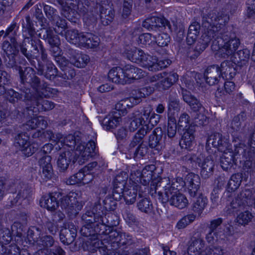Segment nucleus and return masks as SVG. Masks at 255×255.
Returning <instances> with one entry per match:
<instances>
[{
	"label": "nucleus",
	"mask_w": 255,
	"mask_h": 255,
	"mask_svg": "<svg viewBox=\"0 0 255 255\" xmlns=\"http://www.w3.org/2000/svg\"><path fill=\"white\" fill-rule=\"evenodd\" d=\"M106 216L99 201L82 215L79 246L90 255H128L126 249L132 243V236L116 229L119 216Z\"/></svg>",
	"instance_id": "f257e3e1"
},
{
	"label": "nucleus",
	"mask_w": 255,
	"mask_h": 255,
	"mask_svg": "<svg viewBox=\"0 0 255 255\" xmlns=\"http://www.w3.org/2000/svg\"><path fill=\"white\" fill-rule=\"evenodd\" d=\"M229 19L228 14L214 11L203 16L204 32L195 46L194 57H197L212 40V48L218 50L222 57H228L234 53L240 44V39L237 37L235 32L219 33Z\"/></svg>",
	"instance_id": "f03ea898"
},
{
	"label": "nucleus",
	"mask_w": 255,
	"mask_h": 255,
	"mask_svg": "<svg viewBox=\"0 0 255 255\" xmlns=\"http://www.w3.org/2000/svg\"><path fill=\"white\" fill-rule=\"evenodd\" d=\"M156 163L160 160H152ZM162 169H159L155 164L145 165L142 170L137 169L131 171L128 184L114 194L107 196L103 200V205L106 210L114 211L117 207V202L123 198L126 204H133L137 196L141 197L142 190L141 184L145 186H149L150 193L152 195L156 193L158 187L161 186Z\"/></svg>",
	"instance_id": "7ed1b4c3"
},
{
	"label": "nucleus",
	"mask_w": 255,
	"mask_h": 255,
	"mask_svg": "<svg viewBox=\"0 0 255 255\" xmlns=\"http://www.w3.org/2000/svg\"><path fill=\"white\" fill-rule=\"evenodd\" d=\"M82 196V192L79 190H72L65 196H63L62 192H51L42 196L40 205L47 211L52 212V221L60 223L65 218V215L60 210L55 211L56 208L60 205L62 209H65L69 218H74L84 204Z\"/></svg>",
	"instance_id": "20e7f679"
},
{
	"label": "nucleus",
	"mask_w": 255,
	"mask_h": 255,
	"mask_svg": "<svg viewBox=\"0 0 255 255\" xmlns=\"http://www.w3.org/2000/svg\"><path fill=\"white\" fill-rule=\"evenodd\" d=\"M178 178L175 182L170 183L169 177H162L161 184L166 182V185L163 186L164 192L158 191L157 198L160 202L165 206L169 202L170 205L179 209H182L188 205V200L186 197L179 192L181 188H178V186L175 187V182H178Z\"/></svg>",
	"instance_id": "39448f33"
},
{
	"label": "nucleus",
	"mask_w": 255,
	"mask_h": 255,
	"mask_svg": "<svg viewBox=\"0 0 255 255\" xmlns=\"http://www.w3.org/2000/svg\"><path fill=\"white\" fill-rule=\"evenodd\" d=\"M221 217L212 220L209 226V232L206 235V240L211 244H227L230 238L235 233L234 227L229 224H222Z\"/></svg>",
	"instance_id": "423d86ee"
},
{
	"label": "nucleus",
	"mask_w": 255,
	"mask_h": 255,
	"mask_svg": "<svg viewBox=\"0 0 255 255\" xmlns=\"http://www.w3.org/2000/svg\"><path fill=\"white\" fill-rule=\"evenodd\" d=\"M32 195V188L28 184H24L17 193V230L27 225L29 214L25 209L30 204ZM21 236V233L17 231V238Z\"/></svg>",
	"instance_id": "0eeeda50"
},
{
	"label": "nucleus",
	"mask_w": 255,
	"mask_h": 255,
	"mask_svg": "<svg viewBox=\"0 0 255 255\" xmlns=\"http://www.w3.org/2000/svg\"><path fill=\"white\" fill-rule=\"evenodd\" d=\"M190 162H198L199 165L201 164L200 174L203 178L207 179L213 175L215 161H219L223 170L228 172H235L237 168H240L238 164V160H190Z\"/></svg>",
	"instance_id": "6e6552de"
},
{
	"label": "nucleus",
	"mask_w": 255,
	"mask_h": 255,
	"mask_svg": "<svg viewBox=\"0 0 255 255\" xmlns=\"http://www.w3.org/2000/svg\"><path fill=\"white\" fill-rule=\"evenodd\" d=\"M19 50L28 59L37 58L40 54L43 61L45 62L47 60L45 49L38 38H24L19 46Z\"/></svg>",
	"instance_id": "1a4fd4ad"
},
{
	"label": "nucleus",
	"mask_w": 255,
	"mask_h": 255,
	"mask_svg": "<svg viewBox=\"0 0 255 255\" xmlns=\"http://www.w3.org/2000/svg\"><path fill=\"white\" fill-rule=\"evenodd\" d=\"M41 235V231L38 228H29L23 240L17 239V255H30Z\"/></svg>",
	"instance_id": "9d476101"
},
{
	"label": "nucleus",
	"mask_w": 255,
	"mask_h": 255,
	"mask_svg": "<svg viewBox=\"0 0 255 255\" xmlns=\"http://www.w3.org/2000/svg\"><path fill=\"white\" fill-rule=\"evenodd\" d=\"M96 160L88 163L81 168L77 173L69 177L66 181L67 185H85L94 179V168L97 165Z\"/></svg>",
	"instance_id": "9b49d317"
},
{
	"label": "nucleus",
	"mask_w": 255,
	"mask_h": 255,
	"mask_svg": "<svg viewBox=\"0 0 255 255\" xmlns=\"http://www.w3.org/2000/svg\"><path fill=\"white\" fill-rule=\"evenodd\" d=\"M38 35L40 38L46 41L51 46L50 52L52 56L56 59L61 55V50L59 47L60 44L59 38L54 34L53 30L51 27H47L45 24H42Z\"/></svg>",
	"instance_id": "f8f14e48"
},
{
	"label": "nucleus",
	"mask_w": 255,
	"mask_h": 255,
	"mask_svg": "<svg viewBox=\"0 0 255 255\" xmlns=\"http://www.w3.org/2000/svg\"><path fill=\"white\" fill-rule=\"evenodd\" d=\"M27 68H26L23 71L21 67H19L18 69L21 84L30 85L36 91L39 90L48 88V85L46 82L44 81L41 82L37 76L34 74H30Z\"/></svg>",
	"instance_id": "ddd939ff"
},
{
	"label": "nucleus",
	"mask_w": 255,
	"mask_h": 255,
	"mask_svg": "<svg viewBox=\"0 0 255 255\" xmlns=\"http://www.w3.org/2000/svg\"><path fill=\"white\" fill-rule=\"evenodd\" d=\"M210 145L217 148L219 151L224 153L230 149V146L229 139L218 132H214L209 135L206 141L207 149Z\"/></svg>",
	"instance_id": "4468645a"
},
{
	"label": "nucleus",
	"mask_w": 255,
	"mask_h": 255,
	"mask_svg": "<svg viewBox=\"0 0 255 255\" xmlns=\"http://www.w3.org/2000/svg\"><path fill=\"white\" fill-rule=\"evenodd\" d=\"M182 182L184 190L187 191L189 195L194 197L200 185V178L198 174L191 172L188 173L184 179L182 178L179 179Z\"/></svg>",
	"instance_id": "2eb2a0df"
},
{
	"label": "nucleus",
	"mask_w": 255,
	"mask_h": 255,
	"mask_svg": "<svg viewBox=\"0 0 255 255\" xmlns=\"http://www.w3.org/2000/svg\"><path fill=\"white\" fill-rule=\"evenodd\" d=\"M231 206L233 209V212H236L237 217L236 222L242 226H246L250 222L253 218L252 213L249 211L250 209L248 206H239L235 199V203H231Z\"/></svg>",
	"instance_id": "dca6fc26"
},
{
	"label": "nucleus",
	"mask_w": 255,
	"mask_h": 255,
	"mask_svg": "<svg viewBox=\"0 0 255 255\" xmlns=\"http://www.w3.org/2000/svg\"><path fill=\"white\" fill-rule=\"evenodd\" d=\"M61 227L59 232V238L61 242L64 245L72 244L77 237V228L73 223H68L67 225Z\"/></svg>",
	"instance_id": "f3484780"
},
{
	"label": "nucleus",
	"mask_w": 255,
	"mask_h": 255,
	"mask_svg": "<svg viewBox=\"0 0 255 255\" xmlns=\"http://www.w3.org/2000/svg\"><path fill=\"white\" fill-rule=\"evenodd\" d=\"M76 150L79 152V156L82 158L89 159L90 158H99L100 157L98 150L96 149V143L93 140H90L87 143L86 146L82 144L78 145Z\"/></svg>",
	"instance_id": "a211bd4d"
},
{
	"label": "nucleus",
	"mask_w": 255,
	"mask_h": 255,
	"mask_svg": "<svg viewBox=\"0 0 255 255\" xmlns=\"http://www.w3.org/2000/svg\"><path fill=\"white\" fill-rule=\"evenodd\" d=\"M122 119L118 111H113L102 121L101 125L106 130L112 131L122 123Z\"/></svg>",
	"instance_id": "6ab92c4d"
},
{
	"label": "nucleus",
	"mask_w": 255,
	"mask_h": 255,
	"mask_svg": "<svg viewBox=\"0 0 255 255\" xmlns=\"http://www.w3.org/2000/svg\"><path fill=\"white\" fill-rule=\"evenodd\" d=\"M54 242V240L52 236L41 235L35 243L37 251L32 255H46V253L50 250L49 248L52 247Z\"/></svg>",
	"instance_id": "aec40b11"
},
{
	"label": "nucleus",
	"mask_w": 255,
	"mask_h": 255,
	"mask_svg": "<svg viewBox=\"0 0 255 255\" xmlns=\"http://www.w3.org/2000/svg\"><path fill=\"white\" fill-rule=\"evenodd\" d=\"M142 26L148 30L154 29L156 27H164L171 31V25L170 22L164 17L151 16L147 18L142 22Z\"/></svg>",
	"instance_id": "412c9836"
},
{
	"label": "nucleus",
	"mask_w": 255,
	"mask_h": 255,
	"mask_svg": "<svg viewBox=\"0 0 255 255\" xmlns=\"http://www.w3.org/2000/svg\"><path fill=\"white\" fill-rule=\"evenodd\" d=\"M221 71L218 65L208 67L204 73L206 83L210 86L217 84L221 78Z\"/></svg>",
	"instance_id": "4be33fe9"
},
{
	"label": "nucleus",
	"mask_w": 255,
	"mask_h": 255,
	"mask_svg": "<svg viewBox=\"0 0 255 255\" xmlns=\"http://www.w3.org/2000/svg\"><path fill=\"white\" fill-rule=\"evenodd\" d=\"M182 95L183 100L189 105L190 109L193 112H200L204 109L200 101L192 95L190 92L182 89Z\"/></svg>",
	"instance_id": "5701e85b"
},
{
	"label": "nucleus",
	"mask_w": 255,
	"mask_h": 255,
	"mask_svg": "<svg viewBox=\"0 0 255 255\" xmlns=\"http://www.w3.org/2000/svg\"><path fill=\"white\" fill-rule=\"evenodd\" d=\"M183 133L181 139L180 141V145L182 148H190L194 141L195 131L194 126H189L188 128L183 129Z\"/></svg>",
	"instance_id": "b1692460"
},
{
	"label": "nucleus",
	"mask_w": 255,
	"mask_h": 255,
	"mask_svg": "<svg viewBox=\"0 0 255 255\" xmlns=\"http://www.w3.org/2000/svg\"><path fill=\"white\" fill-rule=\"evenodd\" d=\"M208 202V198L202 194H200L192 201L190 208L192 212L191 214H193L196 216H200L207 205Z\"/></svg>",
	"instance_id": "393cba45"
},
{
	"label": "nucleus",
	"mask_w": 255,
	"mask_h": 255,
	"mask_svg": "<svg viewBox=\"0 0 255 255\" xmlns=\"http://www.w3.org/2000/svg\"><path fill=\"white\" fill-rule=\"evenodd\" d=\"M243 180V174L242 173H234L231 176L230 179L228 181L227 184L226 186V191L227 192V196L231 197L232 194L234 193L241 185Z\"/></svg>",
	"instance_id": "a878e982"
},
{
	"label": "nucleus",
	"mask_w": 255,
	"mask_h": 255,
	"mask_svg": "<svg viewBox=\"0 0 255 255\" xmlns=\"http://www.w3.org/2000/svg\"><path fill=\"white\" fill-rule=\"evenodd\" d=\"M36 68L39 75H43L47 79L53 80L56 77H58L59 72L52 62H48L46 63V69L39 63Z\"/></svg>",
	"instance_id": "bb28decb"
},
{
	"label": "nucleus",
	"mask_w": 255,
	"mask_h": 255,
	"mask_svg": "<svg viewBox=\"0 0 255 255\" xmlns=\"http://www.w3.org/2000/svg\"><path fill=\"white\" fill-rule=\"evenodd\" d=\"M108 78L110 81L115 83L123 85L128 83V79L125 77L124 69L120 67H115L110 70L108 73Z\"/></svg>",
	"instance_id": "cd10ccee"
},
{
	"label": "nucleus",
	"mask_w": 255,
	"mask_h": 255,
	"mask_svg": "<svg viewBox=\"0 0 255 255\" xmlns=\"http://www.w3.org/2000/svg\"><path fill=\"white\" fill-rule=\"evenodd\" d=\"M247 120V115L244 112L235 116L231 121L230 125V128L232 133L236 132H241L246 127L245 122Z\"/></svg>",
	"instance_id": "c85d7f7f"
},
{
	"label": "nucleus",
	"mask_w": 255,
	"mask_h": 255,
	"mask_svg": "<svg viewBox=\"0 0 255 255\" xmlns=\"http://www.w3.org/2000/svg\"><path fill=\"white\" fill-rule=\"evenodd\" d=\"M236 65L237 64L235 63V61L226 60L222 62L220 66H219L222 77H225L226 78L230 79L234 77L237 73Z\"/></svg>",
	"instance_id": "c756f323"
},
{
	"label": "nucleus",
	"mask_w": 255,
	"mask_h": 255,
	"mask_svg": "<svg viewBox=\"0 0 255 255\" xmlns=\"http://www.w3.org/2000/svg\"><path fill=\"white\" fill-rule=\"evenodd\" d=\"M123 69L125 77L128 79V83H130L131 80L139 79L143 78L145 74V72L142 69L131 65H127Z\"/></svg>",
	"instance_id": "7c9ffc66"
},
{
	"label": "nucleus",
	"mask_w": 255,
	"mask_h": 255,
	"mask_svg": "<svg viewBox=\"0 0 255 255\" xmlns=\"http://www.w3.org/2000/svg\"><path fill=\"white\" fill-rule=\"evenodd\" d=\"M129 178L128 172L122 171L118 174L114 178L113 180V191L112 194H114L119 189L123 188L126 186L127 184L128 179Z\"/></svg>",
	"instance_id": "2f4dec72"
},
{
	"label": "nucleus",
	"mask_w": 255,
	"mask_h": 255,
	"mask_svg": "<svg viewBox=\"0 0 255 255\" xmlns=\"http://www.w3.org/2000/svg\"><path fill=\"white\" fill-rule=\"evenodd\" d=\"M143 192H142V196L138 197V201L137 203L138 209L142 212L147 214H150L154 212V207L152 201L149 196L145 195L143 196Z\"/></svg>",
	"instance_id": "473e14b6"
},
{
	"label": "nucleus",
	"mask_w": 255,
	"mask_h": 255,
	"mask_svg": "<svg viewBox=\"0 0 255 255\" xmlns=\"http://www.w3.org/2000/svg\"><path fill=\"white\" fill-rule=\"evenodd\" d=\"M157 83V87L159 90H166L171 87L178 79V75L176 73H166L165 76Z\"/></svg>",
	"instance_id": "72a5a7b5"
},
{
	"label": "nucleus",
	"mask_w": 255,
	"mask_h": 255,
	"mask_svg": "<svg viewBox=\"0 0 255 255\" xmlns=\"http://www.w3.org/2000/svg\"><path fill=\"white\" fill-rule=\"evenodd\" d=\"M73 55L70 57L71 64L78 68H83L85 67L90 61L89 56L86 54L76 53L72 51Z\"/></svg>",
	"instance_id": "f704fd0d"
},
{
	"label": "nucleus",
	"mask_w": 255,
	"mask_h": 255,
	"mask_svg": "<svg viewBox=\"0 0 255 255\" xmlns=\"http://www.w3.org/2000/svg\"><path fill=\"white\" fill-rule=\"evenodd\" d=\"M152 129V128L148 127H142L134 134L132 138L129 146L131 147H134L138 145L139 147L143 143V139L145 135L148 133Z\"/></svg>",
	"instance_id": "c9c22d12"
},
{
	"label": "nucleus",
	"mask_w": 255,
	"mask_h": 255,
	"mask_svg": "<svg viewBox=\"0 0 255 255\" xmlns=\"http://www.w3.org/2000/svg\"><path fill=\"white\" fill-rule=\"evenodd\" d=\"M163 136V131L159 127L156 128L149 135L148 144L150 147L158 149Z\"/></svg>",
	"instance_id": "e433bc0d"
},
{
	"label": "nucleus",
	"mask_w": 255,
	"mask_h": 255,
	"mask_svg": "<svg viewBox=\"0 0 255 255\" xmlns=\"http://www.w3.org/2000/svg\"><path fill=\"white\" fill-rule=\"evenodd\" d=\"M28 137L24 134H19L17 136V144L20 146V150L27 156L32 154L31 152V146L28 141Z\"/></svg>",
	"instance_id": "4c0bfd02"
},
{
	"label": "nucleus",
	"mask_w": 255,
	"mask_h": 255,
	"mask_svg": "<svg viewBox=\"0 0 255 255\" xmlns=\"http://www.w3.org/2000/svg\"><path fill=\"white\" fill-rule=\"evenodd\" d=\"M22 25L23 32H27L29 36L25 38L30 39L37 38L35 36L36 32L34 27V24L29 15L26 16L25 19H23Z\"/></svg>",
	"instance_id": "58836bf2"
},
{
	"label": "nucleus",
	"mask_w": 255,
	"mask_h": 255,
	"mask_svg": "<svg viewBox=\"0 0 255 255\" xmlns=\"http://www.w3.org/2000/svg\"><path fill=\"white\" fill-rule=\"evenodd\" d=\"M200 30V24L194 22L189 27L187 35V42L188 45L192 44L196 39Z\"/></svg>",
	"instance_id": "ea45409f"
},
{
	"label": "nucleus",
	"mask_w": 255,
	"mask_h": 255,
	"mask_svg": "<svg viewBox=\"0 0 255 255\" xmlns=\"http://www.w3.org/2000/svg\"><path fill=\"white\" fill-rule=\"evenodd\" d=\"M250 57V51L246 48L238 51L234 54V61L239 66L242 67L248 63Z\"/></svg>",
	"instance_id": "a19ab883"
},
{
	"label": "nucleus",
	"mask_w": 255,
	"mask_h": 255,
	"mask_svg": "<svg viewBox=\"0 0 255 255\" xmlns=\"http://www.w3.org/2000/svg\"><path fill=\"white\" fill-rule=\"evenodd\" d=\"M40 164L43 163L44 165L42 167V174L41 177L43 180L47 181L51 180L54 176L52 165L51 164V160H48V162H46V160H38Z\"/></svg>",
	"instance_id": "79ce46f5"
},
{
	"label": "nucleus",
	"mask_w": 255,
	"mask_h": 255,
	"mask_svg": "<svg viewBox=\"0 0 255 255\" xmlns=\"http://www.w3.org/2000/svg\"><path fill=\"white\" fill-rule=\"evenodd\" d=\"M125 54L128 59L131 61L139 63L141 60L140 57H142L143 51L135 47L126 48Z\"/></svg>",
	"instance_id": "37998d69"
},
{
	"label": "nucleus",
	"mask_w": 255,
	"mask_h": 255,
	"mask_svg": "<svg viewBox=\"0 0 255 255\" xmlns=\"http://www.w3.org/2000/svg\"><path fill=\"white\" fill-rule=\"evenodd\" d=\"M100 16L102 23L104 25H109L113 20L114 14L111 9L101 6L100 8Z\"/></svg>",
	"instance_id": "c03bdc74"
},
{
	"label": "nucleus",
	"mask_w": 255,
	"mask_h": 255,
	"mask_svg": "<svg viewBox=\"0 0 255 255\" xmlns=\"http://www.w3.org/2000/svg\"><path fill=\"white\" fill-rule=\"evenodd\" d=\"M201 77V74L195 71L188 72L183 77V81L188 89H192L194 87L195 81L198 83L197 79H200Z\"/></svg>",
	"instance_id": "a18cd8bd"
},
{
	"label": "nucleus",
	"mask_w": 255,
	"mask_h": 255,
	"mask_svg": "<svg viewBox=\"0 0 255 255\" xmlns=\"http://www.w3.org/2000/svg\"><path fill=\"white\" fill-rule=\"evenodd\" d=\"M177 125L174 119H170L168 120L167 134L168 138L170 139L172 141L177 142L178 138L176 137Z\"/></svg>",
	"instance_id": "49530a36"
},
{
	"label": "nucleus",
	"mask_w": 255,
	"mask_h": 255,
	"mask_svg": "<svg viewBox=\"0 0 255 255\" xmlns=\"http://www.w3.org/2000/svg\"><path fill=\"white\" fill-rule=\"evenodd\" d=\"M146 95H148L146 88L134 90L131 92V96L129 98V100L133 104L137 105L140 103L141 99L145 97Z\"/></svg>",
	"instance_id": "de8ad7c7"
},
{
	"label": "nucleus",
	"mask_w": 255,
	"mask_h": 255,
	"mask_svg": "<svg viewBox=\"0 0 255 255\" xmlns=\"http://www.w3.org/2000/svg\"><path fill=\"white\" fill-rule=\"evenodd\" d=\"M123 218L126 224L132 228L137 227L139 224V221L135 215L129 211L126 210L123 214Z\"/></svg>",
	"instance_id": "09e8293b"
},
{
	"label": "nucleus",
	"mask_w": 255,
	"mask_h": 255,
	"mask_svg": "<svg viewBox=\"0 0 255 255\" xmlns=\"http://www.w3.org/2000/svg\"><path fill=\"white\" fill-rule=\"evenodd\" d=\"M34 105L38 107V110H41L45 111L53 109L55 107V104L53 102L43 100L41 97H38L34 102Z\"/></svg>",
	"instance_id": "8fccbe9b"
},
{
	"label": "nucleus",
	"mask_w": 255,
	"mask_h": 255,
	"mask_svg": "<svg viewBox=\"0 0 255 255\" xmlns=\"http://www.w3.org/2000/svg\"><path fill=\"white\" fill-rule=\"evenodd\" d=\"M75 76V70L71 65L61 70V71L58 74V77L61 78L65 81L73 79Z\"/></svg>",
	"instance_id": "3c124183"
},
{
	"label": "nucleus",
	"mask_w": 255,
	"mask_h": 255,
	"mask_svg": "<svg viewBox=\"0 0 255 255\" xmlns=\"http://www.w3.org/2000/svg\"><path fill=\"white\" fill-rule=\"evenodd\" d=\"M152 107L148 105L146 107H144L141 112V116L138 117L140 121L142 122L143 127H150V125L148 124L149 120L152 115Z\"/></svg>",
	"instance_id": "603ef678"
},
{
	"label": "nucleus",
	"mask_w": 255,
	"mask_h": 255,
	"mask_svg": "<svg viewBox=\"0 0 255 255\" xmlns=\"http://www.w3.org/2000/svg\"><path fill=\"white\" fill-rule=\"evenodd\" d=\"M240 164H243V170L247 173V176L251 177L255 174V160H239Z\"/></svg>",
	"instance_id": "864d4df0"
},
{
	"label": "nucleus",
	"mask_w": 255,
	"mask_h": 255,
	"mask_svg": "<svg viewBox=\"0 0 255 255\" xmlns=\"http://www.w3.org/2000/svg\"><path fill=\"white\" fill-rule=\"evenodd\" d=\"M65 37L69 42L78 45L80 33L76 29L67 30L65 32Z\"/></svg>",
	"instance_id": "5fc2aeb1"
},
{
	"label": "nucleus",
	"mask_w": 255,
	"mask_h": 255,
	"mask_svg": "<svg viewBox=\"0 0 255 255\" xmlns=\"http://www.w3.org/2000/svg\"><path fill=\"white\" fill-rule=\"evenodd\" d=\"M196 218V215L189 214L183 217L176 225V228L178 230L184 229L188 225L193 222Z\"/></svg>",
	"instance_id": "6e6d98bb"
},
{
	"label": "nucleus",
	"mask_w": 255,
	"mask_h": 255,
	"mask_svg": "<svg viewBox=\"0 0 255 255\" xmlns=\"http://www.w3.org/2000/svg\"><path fill=\"white\" fill-rule=\"evenodd\" d=\"M204 244L202 241L193 242L188 248V254L190 255H199L202 253Z\"/></svg>",
	"instance_id": "4d7b16f0"
},
{
	"label": "nucleus",
	"mask_w": 255,
	"mask_h": 255,
	"mask_svg": "<svg viewBox=\"0 0 255 255\" xmlns=\"http://www.w3.org/2000/svg\"><path fill=\"white\" fill-rule=\"evenodd\" d=\"M89 160H57V169L59 172H65L68 168L69 165L71 162L73 164L75 163H84L85 161Z\"/></svg>",
	"instance_id": "13d9d810"
},
{
	"label": "nucleus",
	"mask_w": 255,
	"mask_h": 255,
	"mask_svg": "<svg viewBox=\"0 0 255 255\" xmlns=\"http://www.w3.org/2000/svg\"><path fill=\"white\" fill-rule=\"evenodd\" d=\"M128 116L129 119L131 120V122L128 126L129 129L130 131H134L139 127L140 126H142V127H143L142 122L135 113H132Z\"/></svg>",
	"instance_id": "bf43d9fd"
},
{
	"label": "nucleus",
	"mask_w": 255,
	"mask_h": 255,
	"mask_svg": "<svg viewBox=\"0 0 255 255\" xmlns=\"http://www.w3.org/2000/svg\"><path fill=\"white\" fill-rule=\"evenodd\" d=\"M190 116L186 113L182 114L178 120V126L179 130H182L188 128L189 126H193L190 125Z\"/></svg>",
	"instance_id": "052dcab7"
},
{
	"label": "nucleus",
	"mask_w": 255,
	"mask_h": 255,
	"mask_svg": "<svg viewBox=\"0 0 255 255\" xmlns=\"http://www.w3.org/2000/svg\"><path fill=\"white\" fill-rule=\"evenodd\" d=\"M43 7L42 3H38L34 6L35 12H34V16L36 18L41 22V28H43L42 26V24H45L47 27H49L48 26V24L46 23V19L44 17L42 11V7Z\"/></svg>",
	"instance_id": "680f3d73"
},
{
	"label": "nucleus",
	"mask_w": 255,
	"mask_h": 255,
	"mask_svg": "<svg viewBox=\"0 0 255 255\" xmlns=\"http://www.w3.org/2000/svg\"><path fill=\"white\" fill-rule=\"evenodd\" d=\"M42 5L46 17L50 20L51 21L54 18L56 19L57 18L58 14L56 9L44 3H42Z\"/></svg>",
	"instance_id": "e2e57ef3"
},
{
	"label": "nucleus",
	"mask_w": 255,
	"mask_h": 255,
	"mask_svg": "<svg viewBox=\"0 0 255 255\" xmlns=\"http://www.w3.org/2000/svg\"><path fill=\"white\" fill-rule=\"evenodd\" d=\"M58 142L71 148L74 147L76 144L75 137L72 134L64 137L61 134V138H59Z\"/></svg>",
	"instance_id": "0e129e2a"
},
{
	"label": "nucleus",
	"mask_w": 255,
	"mask_h": 255,
	"mask_svg": "<svg viewBox=\"0 0 255 255\" xmlns=\"http://www.w3.org/2000/svg\"><path fill=\"white\" fill-rule=\"evenodd\" d=\"M87 42L85 47L92 48L97 47L99 43V38L91 33L87 32Z\"/></svg>",
	"instance_id": "69168bd1"
},
{
	"label": "nucleus",
	"mask_w": 255,
	"mask_h": 255,
	"mask_svg": "<svg viewBox=\"0 0 255 255\" xmlns=\"http://www.w3.org/2000/svg\"><path fill=\"white\" fill-rule=\"evenodd\" d=\"M53 149V145L51 143H47L45 144L40 151V154L42 156L40 159L49 158L50 159L54 158L51 154V151Z\"/></svg>",
	"instance_id": "338daca9"
},
{
	"label": "nucleus",
	"mask_w": 255,
	"mask_h": 255,
	"mask_svg": "<svg viewBox=\"0 0 255 255\" xmlns=\"http://www.w3.org/2000/svg\"><path fill=\"white\" fill-rule=\"evenodd\" d=\"M225 253V250L220 246H212L202 255H223Z\"/></svg>",
	"instance_id": "774afa93"
}]
</instances>
